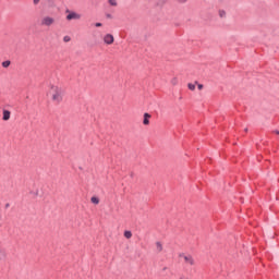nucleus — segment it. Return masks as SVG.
I'll return each instance as SVG.
<instances>
[{
    "label": "nucleus",
    "mask_w": 279,
    "mask_h": 279,
    "mask_svg": "<svg viewBox=\"0 0 279 279\" xmlns=\"http://www.w3.org/2000/svg\"><path fill=\"white\" fill-rule=\"evenodd\" d=\"M47 97H49L52 104H62L64 101V89L57 84H50L47 92Z\"/></svg>",
    "instance_id": "obj_1"
},
{
    "label": "nucleus",
    "mask_w": 279,
    "mask_h": 279,
    "mask_svg": "<svg viewBox=\"0 0 279 279\" xmlns=\"http://www.w3.org/2000/svg\"><path fill=\"white\" fill-rule=\"evenodd\" d=\"M41 27H52V25H56V17L50 15H45L40 20Z\"/></svg>",
    "instance_id": "obj_2"
},
{
    "label": "nucleus",
    "mask_w": 279,
    "mask_h": 279,
    "mask_svg": "<svg viewBox=\"0 0 279 279\" xmlns=\"http://www.w3.org/2000/svg\"><path fill=\"white\" fill-rule=\"evenodd\" d=\"M179 258H181V260H183L185 265H190L191 267L195 265V259L193 258L192 255L182 253L179 255Z\"/></svg>",
    "instance_id": "obj_3"
},
{
    "label": "nucleus",
    "mask_w": 279,
    "mask_h": 279,
    "mask_svg": "<svg viewBox=\"0 0 279 279\" xmlns=\"http://www.w3.org/2000/svg\"><path fill=\"white\" fill-rule=\"evenodd\" d=\"M66 12H68L66 21H80V19H82V14L77 12H73V11H66Z\"/></svg>",
    "instance_id": "obj_4"
},
{
    "label": "nucleus",
    "mask_w": 279,
    "mask_h": 279,
    "mask_svg": "<svg viewBox=\"0 0 279 279\" xmlns=\"http://www.w3.org/2000/svg\"><path fill=\"white\" fill-rule=\"evenodd\" d=\"M104 44L105 45H114V36L112 34H106L102 37Z\"/></svg>",
    "instance_id": "obj_5"
},
{
    "label": "nucleus",
    "mask_w": 279,
    "mask_h": 279,
    "mask_svg": "<svg viewBox=\"0 0 279 279\" xmlns=\"http://www.w3.org/2000/svg\"><path fill=\"white\" fill-rule=\"evenodd\" d=\"M151 119V114L149 113H144V120H143V124L144 125H149V120Z\"/></svg>",
    "instance_id": "obj_6"
},
{
    "label": "nucleus",
    "mask_w": 279,
    "mask_h": 279,
    "mask_svg": "<svg viewBox=\"0 0 279 279\" xmlns=\"http://www.w3.org/2000/svg\"><path fill=\"white\" fill-rule=\"evenodd\" d=\"M11 112L8 110H3V121H10Z\"/></svg>",
    "instance_id": "obj_7"
},
{
    "label": "nucleus",
    "mask_w": 279,
    "mask_h": 279,
    "mask_svg": "<svg viewBox=\"0 0 279 279\" xmlns=\"http://www.w3.org/2000/svg\"><path fill=\"white\" fill-rule=\"evenodd\" d=\"M155 247H156V252H159V253L162 252V243L156 242Z\"/></svg>",
    "instance_id": "obj_8"
},
{
    "label": "nucleus",
    "mask_w": 279,
    "mask_h": 279,
    "mask_svg": "<svg viewBox=\"0 0 279 279\" xmlns=\"http://www.w3.org/2000/svg\"><path fill=\"white\" fill-rule=\"evenodd\" d=\"M109 5H111L112 8H117V5H119V2H117V0H108Z\"/></svg>",
    "instance_id": "obj_9"
},
{
    "label": "nucleus",
    "mask_w": 279,
    "mask_h": 279,
    "mask_svg": "<svg viewBox=\"0 0 279 279\" xmlns=\"http://www.w3.org/2000/svg\"><path fill=\"white\" fill-rule=\"evenodd\" d=\"M90 202H92V204H99V197H97V196H93L92 198H90Z\"/></svg>",
    "instance_id": "obj_10"
},
{
    "label": "nucleus",
    "mask_w": 279,
    "mask_h": 279,
    "mask_svg": "<svg viewBox=\"0 0 279 279\" xmlns=\"http://www.w3.org/2000/svg\"><path fill=\"white\" fill-rule=\"evenodd\" d=\"M170 84H172V86H178V77L171 78Z\"/></svg>",
    "instance_id": "obj_11"
},
{
    "label": "nucleus",
    "mask_w": 279,
    "mask_h": 279,
    "mask_svg": "<svg viewBox=\"0 0 279 279\" xmlns=\"http://www.w3.org/2000/svg\"><path fill=\"white\" fill-rule=\"evenodd\" d=\"M125 239H132V231H124Z\"/></svg>",
    "instance_id": "obj_12"
},
{
    "label": "nucleus",
    "mask_w": 279,
    "mask_h": 279,
    "mask_svg": "<svg viewBox=\"0 0 279 279\" xmlns=\"http://www.w3.org/2000/svg\"><path fill=\"white\" fill-rule=\"evenodd\" d=\"M219 16H220V19H226V11L225 10H220L219 11Z\"/></svg>",
    "instance_id": "obj_13"
},
{
    "label": "nucleus",
    "mask_w": 279,
    "mask_h": 279,
    "mask_svg": "<svg viewBox=\"0 0 279 279\" xmlns=\"http://www.w3.org/2000/svg\"><path fill=\"white\" fill-rule=\"evenodd\" d=\"M10 64H11L10 61H3V62H2L3 69H8V66H10Z\"/></svg>",
    "instance_id": "obj_14"
},
{
    "label": "nucleus",
    "mask_w": 279,
    "mask_h": 279,
    "mask_svg": "<svg viewBox=\"0 0 279 279\" xmlns=\"http://www.w3.org/2000/svg\"><path fill=\"white\" fill-rule=\"evenodd\" d=\"M63 41L64 43H71V37L70 36H64Z\"/></svg>",
    "instance_id": "obj_15"
},
{
    "label": "nucleus",
    "mask_w": 279,
    "mask_h": 279,
    "mask_svg": "<svg viewBox=\"0 0 279 279\" xmlns=\"http://www.w3.org/2000/svg\"><path fill=\"white\" fill-rule=\"evenodd\" d=\"M187 87L190 90H195V84L190 83Z\"/></svg>",
    "instance_id": "obj_16"
},
{
    "label": "nucleus",
    "mask_w": 279,
    "mask_h": 279,
    "mask_svg": "<svg viewBox=\"0 0 279 279\" xmlns=\"http://www.w3.org/2000/svg\"><path fill=\"white\" fill-rule=\"evenodd\" d=\"M41 0H33V5H38Z\"/></svg>",
    "instance_id": "obj_17"
},
{
    "label": "nucleus",
    "mask_w": 279,
    "mask_h": 279,
    "mask_svg": "<svg viewBox=\"0 0 279 279\" xmlns=\"http://www.w3.org/2000/svg\"><path fill=\"white\" fill-rule=\"evenodd\" d=\"M204 88V85L198 84V90H202Z\"/></svg>",
    "instance_id": "obj_18"
},
{
    "label": "nucleus",
    "mask_w": 279,
    "mask_h": 279,
    "mask_svg": "<svg viewBox=\"0 0 279 279\" xmlns=\"http://www.w3.org/2000/svg\"><path fill=\"white\" fill-rule=\"evenodd\" d=\"M101 25H102L101 23H96L95 27H101Z\"/></svg>",
    "instance_id": "obj_19"
},
{
    "label": "nucleus",
    "mask_w": 279,
    "mask_h": 279,
    "mask_svg": "<svg viewBox=\"0 0 279 279\" xmlns=\"http://www.w3.org/2000/svg\"><path fill=\"white\" fill-rule=\"evenodd\" d=\"M180 3H186V0H179Z\"/></svg>",
    "instance_id": "obj_20"
},
{
    "label": "nucleus",
    "mask_w": 279,
    "mask_h": 279,
    "mask_svg": "<svg viewBox=\"0 0 279 279\" xmlns=\"http://www.w3.org/2000/svg\"><path fill=\"white\" fill-rule=\"evenodd\" d=\"M275 134H278V135H279V131H275Z\"/></svg>",
    "instance_id": "obj_21"
}]
</instances>
